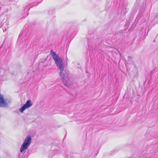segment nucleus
<instances>
[{"instance_id":"nucleus-1","label":"nucleus","mask_w":158,"mask_h":158,"mask_svg":"<svg viewBox=\"0 0 158 158\" xmlns=\"http://www.w3.org/2000/svg\"><path fill=\"white\" fill-rule=\"evenodd\" d=\"M51 54L54 60L55 63L59 70V75L61 77L63 83L66 86H68L70 82V75L68 71H64V68L63 60L53 50L51 51Z\"/></svg>"},{"instance_id":"nucleus-2","label":"nucleus","mask_w":158,"mask_h":158,"mask_svg":"<svg viewBox=\"0 0 158 158\" xmlns=\"http://www.w3.org/2000/svg\"><path fill=\"white\" fill-rule=\"evenodd\" d=\"M31 142V137L30 135L27 136L25 138L24 142L22 144L20 148V152H23L27 149L30 145Z\"/></svg>"},{"instance_id":"nucleus-3","label":"nucleus","mask_w":158,"mask_h":158,"mask_svg":"<svg viewBox=\"0 0 158 158\" xmlns=\"http://www.w3.org/2000/svg\"><path fill=\"white\" fill-rule=\"evenodd\" d=\"M10 102V100L5 98L3 95L0 94V107H8Z\"/></svg>"},{"instance_id":"nucleus-4","label":"nucleus","mask_w":158,"mask_h":158,"mask_svg":"<svg viewBox=\"0 0 158 158\" xmlns=\"http://www.w3.org/2000/svg\"><path fill=\"white\" fill-rule=\"evenodd\" d=\"M32 102L30 100H28L26 103L19 109V111L23 113L26 109L29 108L32 106Z\"/></svg>"},{"instance_id":"nucleus-5","label":"nucleus","mask_w":158,"mask_h":158,"mask_svg":"<svg viewBox=\"0 0 158 158\" xmlns=\"http://www.w3.org/2000/svg\"><path fill=\"white\" fill-rule=\"evenodd\" d=\"M8 72V69L6 68H2L0 69V75L3 77L6 75Z\"/></svg>"},{"instance_id":"nucleus-6","label":"nucleus","mask_w":158,"mask_h":158,"mask_svg":"<svg viewBox=\"0 0 158 158\" xmlns=\"http://www.w3.org/2000/svg\"><path fill=\"white\" fill-rule=\"evenodd\" d=\"M144 11V9H143L142 10H141L140 11V12H141V14H140V15H141H141H143V12Z\"/></svg>"},{"instance_id":"nucleus-7","label":"nucleus","mask_w":158,"mask_h":158,"mask_svg":"<svg viewBox=\"0 0 158 158\" xmlns=\"http://www.w3.org/2000/svg\"><path fill=\"white\" fill-rule=\"evenodd\" d=\"M6 27H5V28H3V31L4 32H5V31H6Z\"/></svg>"},{"instance_id":"nucleus-8","label":"nucleus","mask_w":158,"mask_h":158,"mask_svg":"<svg viewBox=\"0 0 158 158\" xmlns=\"http://www.w3.org/2000/svg\"><path fill=\"white\" fill-rule=\"evenodd\" d=\"M3 80L4 79H3V77H2L0 79V80L1 81H3Z\"/></svg>"},{"instance_id":"nucleus-9","label":"nucleus","mask_w":158,"mask_h":158,"mask_svg":"<svg viewBox=\"0 0 158 158\" xmlns=\"http://www.w3.org/2000/svg\"><path fill=\"white\" fill-rule=\"evenodd\" d=\"M66 62H67V60H68V59L67 58H66Z\"/></svg>"},{"instance_id":"nucleus-10","label":"nucleus","mask_w":158,"mask_h":158,"mask_svg":"<svg viewBox=\"0 0 158 158\" xmlns=\"http://www.w3.org/2000/svg\"><path fill=\"white\" fill-rule=\"evenodd\" d=\"M22 158V156L21 157H19V158Z\"/></svg>"}]
</instances>
